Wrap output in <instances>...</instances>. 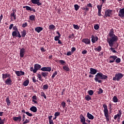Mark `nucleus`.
<instances>
[{"label": "nucleus", "instance_id": "1", "mask_svg": "<svg viewBox=\"0 0 124 124\" xmlns=\"http://www.w3.org/2000/svg\"><path fill=\"white\" fill-rule=\"evenodd\" d=\"M96 73H97V70H96V69L93 68H90V72H89V74L91 75L96 74V75H95V78H94L95 82H97L98 83H102V80H101L99 79H107V78H108V77L103 75L102 73L96 74Z\"/></svg>", "mask_w": 124, "mask_h": 124}, {"label": "nucleus", "instance_id": "2", "mask_svg": "<svg viewBox=\"0 0 124 124\" xmlns=\"http://www.w3.org/2000/svg\"><path fill=\"white\" fill-rule=\"evenodd\" d=\"M119 40V38H117V36L115 35L113 31H110L108 34V38H107V42L108 43L109 46L112 47L114 45V43L117 42Z\"/></svg>", "mask_w": 124, "mask_h": 124}, {"label": "nucleus", "instance_id": "3", "mask_svg": "<svg viewBox=\"0 0 124 124\" xmlns=\"http://www.w3.org/2000/svg\"><path fill=\"white\" fill-rule=\"evenodd\" d=\"M103 113L105 114V117H106V121L107 122H109V114H108V108L109 111H111V103H109L108 106H107V105L103 104Z\"/></svg>", "mask_w": 124, "mask_h": 124}, {"label": "nucleus", "instance_id": "4", "mask_svg": "<svg viewBox=\"0 0 124 124\" xmlns=\"http://www.w3.org/2000/svg\"><path fill=\"white\" fill-rule=\"evenodd\" d=\"M42 66L39 64H34V67H30V71L32 72L33 74L37 73V71H39V69H42Z\"/></svg>", "mask_w": 124, "mask_h": 124}, {"label": "nucleus", "instance_id": "5", "mask_svg": "<svg viewBox=\"0 0 124 124\" xmlns=\"http://www.w3.org/2000/svg\"><path fill=\"white\" fill-rule=\"evenodd\" d=\"M122 78H124V74L121 73H116L113 77V81H119L120 80L122 79Z\"/></svg>", "mask_w": 124, "mask_h": 124}, {"label": "nucleus", "instance_id": "6", "mask_svg": "<svg viewBox=\"0 0 124 124\" xmlns=\"http://www.w3.org/2000/svg\"><path fill=\"white\" fill-rule=\"evenodd\" d=\"M79 119L82 124H87V123H85V122L88 123V124H90V120H89L88 119L85 120L84 117L83 116V114H81L79 115Z\"/></svg>", "mask_w": 124, "mask_h": 124}, {"label": "nucleus", "instance_id": "7", "mask_svg": "<svg viewBox=\"0 0 124 124\" xmlns=\"http://www.w3.org/2000/svg\"><path fill=\"white\" fill-rule=\"evenodd\" d=\"M113 10L110 9H107L105 12V16H104V18L106 19V18L108 17H111V15H112V12Z\"/></svg>", "mask_w": 124, "mask_h": 124}, {"label": "nucleus", "instance_id": "8", "mask_svg": "<svg viewBox=\"0 0 124 124\" xmlns=\"http://www.w3.org/2000/svg\"><path fill=\"white\" fill-rule=\"evenodd\" d=\"M117 59H119V58H117L116 56H109V63H114V61H116Z\"/></svg>", "mask_w": 124, "mask_h": 124}, {"label": "nucleus", "instance_id": "9", "mask_svg": "<svg viewBox=\"0 0 124 124\" xmlns=\"http://www.w3.org/2000/svg\"><path fill=\"white\" fill-rule=\"evenodd\" d=\"M39 71L43 72H51V67H43V68L39 69Z\"/></svg>", "mask_w": 124, "mask_h": 124}, {"label": "nucleus", "instance_id": "10", "mask_svg": "<svg viewBox=\"0 0 124 124\" xmlns=\"http://www.w3.org/2000/svg\"><path fill=\"white\" fill-rule=\"evenodd\" d=\"M31 2L34 4H37L38 6H41L42 5L40 0H31Z\"/></svg>", "mask_w": 124, "mask_h": 124}, {"label": "nucleus", "instance_id": "11", "mask_svg": "<svg viewBox=\"0 0 124 124\" xmlns=\"http://www.w3.org/2000/svg\"><path fill=\"white\" fill-rule=\"evenodd\" d=\"M103 4H102L100 5H97V8L98 9V16H102L101 15V10L102 9V5Z\"/></svg>", "mask_w": 124, "mask_h": 124}, {"label": "nucleus", "instance_id": "12", "mask_svg": "<svg viewBox=\"0 0 124 124\" xmlns=\"http://www.w3.org/2000/svg\"><path fill=\"white\" fill-rule=\"evenodd\" d=\"M12 36H13V37H18L19 38H21V35H20L19 31H13Z\"/></svg>", "mask_w": 124, "mask_h": 124}, {"label": "nucleus", "instance_id": "13", "mask_svg": "<svg viewBox=\"0 0 124 124\" xmlns=\"http://www.w3.org/2000/svg\"><path fill=\"white\" fill-rule=\"evenodd\" d=\"M24 55H25V48H22L20 49V51L19 53V56L20 58H24Z\"/></svg>", "mask_w": 124, "mask_h": 124}, {"label": "nucleus", "instance_id": "14", "mask_svg": "<svg viewBox=\"0 0 124 124\" xmlns=\"http://www.w3.org/2000/svg\"><path fill=\"white\" fill-rule=\"evenodd\" d=\"M4 81H5V84L8 86L12 85V80L11 79V78L6 79V80H4Z\"/></svg>", "mask_w": 124, "mask_h": 124}, {"label": "nucleus", "instance_id": "15", "mask_svg": "<svg viewBox=\"0 0 124 124\" xmlns=\"http://www.w3.org/2000/svg\"><path fill=\"white\" fill-rule=\"evenodd\" d=\"M122 114V111L121 110H119V113L117 114L114 116V120H116L117 118H121V115Z\"/></svg>", "mask_w": 124, "mask_h": 124}, {"label": "nucleus", "instance_id": "16", "mask_svg": "<svg viewBox=\"0 0 124 124\" xmlns=\"http://www.w3.org/2000/svg\"><path fill=\"white\" fill-rule=\"evenodd\" d=\"M12 119L14 121H18L19 122H21V121H22V119L21 118V116H19L18 117H13Z\"/></svg>", "mask_w": 124, "mask_h": 124}, {"label": "nucleus", "instance_id": "17", "mask_svg": "<svg viewBox=\"0 0 124 124\" xmlns=\"http://www.w3.org/2000/svg\"><path fill=\"white\" fill-rule=\"evenodd\" d=\"M23 8H26L27 11H33L34 12H36V10L31 8V7L29 6H24L23 7Z\"/></svg>", "mask_w": 124, "mask_h": 124}, {"label": "nucleus", "instance_id": "18", "mask_svg": "<svg viewBox=\"0 0 124 124\" xmlns=\"http://www.w3.org/2000/svg\"><path fill=\"white\" fill-rule=\"evenodd\" d=\"M16 75V76L20 77L21 76H24L25 75V73L22 71H16L15 72Z\"/></svg>", "mask_w": 124, "mask_h": 124}, {"label": "nucleus", "instance_id": "19", "mask_svg": "<svg viewBox=\"0 0 124 124\" xmlns=\"http://www.w3.org/2000/svg\"><path fill=\"white\" fill-rule=\"evenodd\" d=\"M82 42L84 43L85 45H89L90 44V39L88 38L82 39Z\"/></svg>", "mask_w": 124, "mask_h": 124}, {"label": "nucleus", "instance_id": "20", "mask_svg": "<svg viewBox=\"0 0 124 124\" xmlns=\"http://www.w3.org/2000/svg\"><path fill=\"white\" fill-rule=\"evenodd\" d=\"M11 77V75L7 73L2 74V80H5L6 78H9Z\"/></svg>", "mask_w": 124, "mask_h": 124}, {"label": "nucleus", "instance_id": "21", "mask_svg": "<svg viewBox=\"0 0 124 124\" xmlns=\"http://www.w3.org/2000/svg\"><path fill=\"white\" fill-rule=\"evenodd\" d=\"M124 15V8L121 9L119 10V13L118 14V16H119V17H120L121 18H122Z\"/></svg>", "mask_w": 124, "mask_h": 124}, {"label": "nucleus", "instance_id": "22", "mask_svg": "<svg viewBox=\"0 0 124 124\" xmlns=\"http://www.w3.org/2000/svg\"><path fill=\"white\" fill-rule=\"evenodd\" d=\"M98 40L97 37L93 36V35H92V43H95L96 42H97Z\"/></svg>", "mask_w": 124, "mask_h": 124}, {"label": "nucleus", "instance_id": "23", "mask_svg": "<svg viewBox=\"0 0 124 124\" xmlns=\"http://www.w3.org/2000/svg\"><path fill=\"white\" fill-rule=\"evenodd\" d=\"M13 12L11 13V17H13L14 20H16V16L15 15L16 12V10H13Z\"/></svg>", "mask_w": 124, "mask_h": 124}, {"label": "nucleus", "instance_id": "24", "mask_svg": "<svg viewBox=\"0 0 124 124\" xmlns=\"http://www.w3.org/2000/svg\"><path fill=\"white\" fill-rule=\"evenodd\" d=\"M30 110L34 113L37 112V107L32 106V107L30 108Z\"/></svg>", "mask_w": 124, "mask_h": 124}, {"label": "nucleus", "instance_id": "25", "mask_svg": "<svg viewBox=\"0 0 124 124\" xmlns=\"http://www.w3.org/2000/svg\"><path fill=\"white\" fill-rule=\"evenodd\" d=\"M87 117L89 120H93V116L89 112L87 113Z\"/></svg>", "mask_w": 124, "mask_h": 124}, {"label": "nucleus", "instance_id": "26", "mask_svg": "<svg viewBox=\"0 0 124 124\" xmlns=\"http://www.w3.org/2000/svg\"><path fill=\"white\" fill-rule=\"evenodd\" d=\"M48 75V73L46 72H42L41 74H40V76H42L44 78L47 77V75Z\"/></svg>", "mask_w": 124, "mask_h": 124}, {"label": "nucleus", "instance_id": "27", "mask_svg": "<svg viewBox=\"0 0 124 124\" xmlns=\"http://www.w3.org/2000/svg\"><path fill=\"white\" fill-rule=\"evenodd\" d=\"M48 124H53V121L52 120V116H49L48 117Z\"/></svg>", "mask_w": 124, "mask_h": 124}, {"label": "nucleus", "instance_id": "28", "mask_svg": "<svg viewBox=\"0 0 124 124\" xmlns=\"http://www.w3.org/2000/svg\"><path fill=\"white\" fill-rule=\"evenodd\" d=\"M21 112L26 114V115H27V116H28L29 117H32V113H30L28 111H25V109L22 110Z\"/></svg>", "mask_w": 124, "mask_h": 124}, {"label": "nucleus", "instance_id": "29", "mask_svg": "<svg viewBox=\"0 0 124 124\" xmlns=\"http://www.w3.org/2000/svg\"><path fill=\"white\" fill-rule=\"evenodd\" d=\"M49 29L50 31H55V30H56V28L55 26H54L53 24H51L49 26Z\"/></svg>", "mask_w": 124, "mask_h": 124}, {"label": "nucleus", "instance_id": "30", "mask_svg": "<svg viewBox=\"0 0 124 124\" xmlns=\"http://www.w3.org/2000/svg\"><path fill=\"white\" fill-rule=\"evenodd\" d=\"M32 102L34 103V104H37L38 103L37 102V96L35 95H33V96H32Z\"/></svg>", "mask_w": 124, "mask_h": 124}, {"label": "nucleus", "instance_id": "31", "mask_svg": "<svg viewBox=\"0 0 124 124\" xmlns=\"http://www.w3.org/2000/svg\"><path fill=\"white\" fill-rule=\"evenodd\" d=\"M35 31H43V28L41 27H38L35 28Z\"/></svg>", "mask_w": 124, "mask_h": 124}, {"label": "nucleus", "instance_id": "32", "mask_svg": "<svg viewBox=\"0 0 124 124\" xmlns=\"http://www.w3.org/2000/svg\"><path fill=\"white\" fill-rule=\"evenodd\" d=\"M102 48L100 46H98L97 47L94 48L95 51L100 52Z\"/></svg>", "mask_w": 124, "mask_h": 124}, {"label": "nucleus", "instance_id": "33", "mask_svg": "<svg viewBox=\"0 0 124 124\" xmlns=\"http://www.w3.org/2000/svg\"><path fill=\"white\" fill-rule=\"evenodd\" d=\"M30 83L29 80H26L25 81H24V83H23V86L24 87H26L28 85H29V83Z\"/></svg>", "mask_w": 124, "mask_h": 124}, {"label": "nucleus", "instance_id": "34", "mask_svg": "<svg viewBox=\"0 0 124 124\" xmlns=\"http://www.w3.org/2000/svg\"><path fill=\"white\" fill-rule=\"evenodd\" d=\"M85 99L87 101H89L91 100V97L89 95H85Z\"/></svg>", "mask_w": 124, "mask_h": 124}, {"label": "nucleus", "instance_id": "35", "mask_svg": "<svg viewBox=\"0 0 124 124\" xmlns=\"http://www.w3.org/2000/svg\"><path fill=\"white\" fill-rule=\"evenodd\" d=\"M6 104H7V106H9L11 105V101L9 100V98L8 97L6 98Z\"/></svg>", "mask_w": 124, "mask_h": 124}, {"label": "nucleus", "instance_id": "36", "mask_svg": "<svg viewBox=\"0 0 124 124\" xmlns=\"http://www.w3.org/2000/svg\"><path fill=\"white\" fill-rule=\"evenodd\" d=\"M29 19L31 21H34L35 19V16L34 15H31L29 17Z\"/></svg>", "mask_w": 124, "mask_h": 124}, {"label": "nucleus", "instance_id": "37", "mask_svg": "<svg viewBox=\"0 0 124 124\" xmlns=\"http://www.w3.org/2000/svg\"><path fill=\"white\" fill-rule=\"evenodd\" d=\"M63 70H64V71H65L66 72H68L70 70V69H69V67H67V66L66 65L63 66Z\"/></svg>", "mask_w": 124, "mask_h": 124}, {"label": "nucleus", "instance_id": "38", "mask_svg": "<svg viewBox=\"0 0 124 124\" xmlns=\"http://www.w3.org/2000/svg\"><path fill=\"white\" fill-rule=\"evenodd\" d=\"M88 94H89V95H90V96H91V95H93V90H89V91H88Z\"/></svg>", "mask_w": 124, "mask_h": 124}, {"label": "nucleus", "instance_id": "39", "mask_svg": "<svg viewBox=\"0 0 124 124\" xmlns=\"http://www.w3.org/2000/svg\"><path fill=\"white\" fill-rule=\"evenodd\" d=\"M112 100H113V102L117 103L118 99H117V97H116V96H114L113 97Z\"/></svg>", "mask_w": 124, "mask_h": 124}, {"label": "nucleus", "instance_id": "40", "mask_svg": "<svg viewBox=\"0 0 124 124\" xmlns=\"http://www.w3.org/2000/svg\"><path fill=\"white\" fill-rule=\"evenodd\" d=\"M121 62V59L120 58L116 59V60L114 61V62H116V63H119Z\"/></svg>", "mask_w": 124, "mask_h": 124}, {"label": "nucleus", "instance_id": "41", "mask_svg": "<svg viewBox=\"0 0 124 124\" xmlns=\"http://www.w3.org/2000/svg\"><path fill=\"white\" fill-rule=\"evenodd\" d=\"M61 105L62 106V108H65L66 107V104H65V102H62V103H61Z\"/></svg>", "mask_w": 124, "mask_h": 124}, {"label": "nucleus", "instance_id": "42", "mask_svg": "<svg viewBox=\"0 0 124 124\" xmlns=\"http://www.w3.org/2000/svg\"><path fill=\"white\" fill-rule=\"evenodd\" d=\"M75 9L76 11H78L79 8L80 6H79L78 4H75L74 5Z\"/></svg>", "mask_w": 124, "mask_h": 124}, {"label": "nucleus", "instance_id": "43", "mask_svg": "<svg viewBox=\"0 0 124 124\" xmlns=\"http://www.w3.org/2000/svg\"><path fill=\"white\" fill-rule=\"evenodd\" d=\"M47 89H48V85L47 84L43 85V90H47Z\"/></svg>", "mask_w": 124, "mask_h": 124}, {"label": "nucleus", "instance_id": "44", "mask_svg": "<svg viewBox=\"0 0 124 124\" xmlns=\"http://www.w3.org/2000/svg\"><path fill=\"white\" fill-rule=\"evenodd\" d=\"M103 93V90H102V89H98V92H97V94H101V93Z\"/></svg>", "mask_w": 124, "mask_h": 124}, {"label": "nucleus", "instance_id": "45", "mask_svg": "<svg viewBox=\"0 0 124 124\" xmlns=\"http://www.w3.org/2000/svg\"><path fill=\"white\" fill-rule=\"evenodd\" d=\"M24 122H23V124H29V123H30V120H28V119H24V121H23Z\"/></svg>", "mask_w": 124, "mask_h": 124}, {"label": "nucleus", "instance_id": "46", "mask_svg": "<svg viewBox=\"0 0 124 124\" xmlns=\"http://www.w3.org/2000/svg\"><path fill=\"white\" fill-rule=\"evenodd\" d=\"M21 37H25V36L26 35V31H23L21 32Z\"/></svg>", "mask_w": 124, "mask_h": 124}, {"label": "nucleus", "instance_id": "47", "mask_svg": "<svg viewBox=\"0 0 124 124\" xmlns=\"http://www.w3.org/2000/svg\"><path fill=\"white\" fill-rule=\"evenodd\" d=\"M42 77H43V76H41L40 74H37V78H39V80H40V81H43L42 80Z\"/></svg>", "mask_w": 124, "mask_h": 124}, {"label": "nucleus", "instance_id": "48", "mask_svg": "<svg viewBox=\"0 0 124 124\" xmlns=\"http://www.w3.org/2000/svg\"><path fill=\"white\" fill-rule=\"evenodd\" d=\"M74 52L72 51H68V52H66V56H70L72 54H73Z\"/></svg>", "mask_w": 124, "mask_h": 124}, {"label": "nucleus", "instance_id": "49", "mask_svg": "<svg viewBox=\"0 0 124 124\" xmlns=\"http://www.w3.org/2000/svg\"><path fill=\"white\" fill-rule=\"evenodd\" d=\"M73 27L75 30H79V27L78 25L73 24Z\"/></svg>", "mask_w": 124, "mask_h": 124}, {"label": "nucleus", "instance_id": "50", "mask_svg": "<svg viewBox=\"0 0 124 124\" xmlns=\"http://www.w3.org/2000/svg\"><path fill=\"white\" fill-rule=\"evenodd\" d=\"M74 37H75V34H74L73 33L69 35V39H74Z\"/></svg>", "mask_w": 124, "mask_h": 124}, {"label": "nucleus", "instance_id": "51", "mask_svg": "<svg viewBox=\"0 0 124 124\" xmlns=\"http://www.w3.org/2000/svg\"><path fill=\"white\" fill-rule=\"evenodd\" d=\"M32 82H33V83H34L36 82H38V80L35 79V77H32Z\"/></svg>", "mask_w": 124, "mask_h": 124}, {"label": "nucleus", "instance_id": "52", "mask_svg": "<svg viewBox=\"0 0 124 124\" xmlns=\"http://www.w3.org/2000/svg\"><path fill=\"white\" fill-rule=\"evenodd\" d=\"M59 63H61L62 64H65V61H64L63 60H59Z\"/></svg>", "mask_w": 124, "mask_h": 124}, {"label": "nucleus", "instance_id": "53", "mask_svg": "<svg viewBox=\"0 0 124 124\" xmlns=\"http://www.w3.org/2000/svg\"><path fill=\"white\" fill-rule=\"evenodd\" d=\"M60 115H61V113L59 112H55V117H58Z\"/></svg>", "mask_w": 124, "mask_h": 124}, {"label": "nucleus", "instance_id": "54", "mask_svg": "<svg viewBox=\"0 0 124 124\" xmlns=\"http://www.w3.org/2000/svg\"><path fill=\"white\" fill-rule=\"evenodd\" d=\"M28 26L27 22H25L24 24H22V28H26Z\"/></svg>", "mask_w": 124, "mask_h": 124}, {"label": "nucleus", "instance_id": "55", "mask_svg": "<svg viewBox=\"0 0 124 124\" xmlns=\"http://www.w3.org/2000/svg\"><path fill=\"white\" fill-rule=\"evenodd\" d=\"M61 37H59V36H55V41H61L59 40V38Z\"/></svg>", "mask_w": 124, "mask_h": 124}, {"label": "nucleus", "instance_id": "56", "mask_svg": "<svg viewBox=\"0 0 124 124\" xmlns=\"http://www.w3.org/2000/svg\"><path fill=\"white\" fill-rule=\"evenodd\" d=\"M56 76H57V72H55V73H53V74H52V76L51 77V78H55V77H56Z\"/></svg>", "mask_w": 124, "mask_h": 124}, {"label": "nucleus", "instance_id": "57", "mask_svg": "<svg viewBox=\"0 0 124 124\" xmlns=\"http://www.w3.org/2000/svg\"><path fill=\"white\" fill-rule=\"evenodd\" d=\"M13 31H18V29L16 26H14L13 27Z\"/></svg>", "mask_w": 124, "mask_h": 124}, {"label": "nucleus", "instance_id": "58", "mask_svg": "<svg viewBox=\"0 0 124 124\" xmlns=\"http://www.w3.org/2000/svg\"><path fill=\"white\" fill-rule=\"evenodd\" d=\"M75 51H76V47H73L71 48V51L70 52H74Z\"/></svg>", "mask_w": 124, "mask_h": 124}, {"label": "nucleus", "instance_id": "59", "mask_svg": "<svg viewBox=\"0 0 124 124\" xmlns=\"http://www.w3.org/2000/svg\"><path fill=\"white\" fill-rule=\"evenodd\" d=\"M94 30H98L99 29V26L97 25H96L94 26Z\"/></svg>", "mask_w": 124, "mask_h": 124}, {"label": "nucleus", "instance_id": "60", "mask_svg": "<svg viewBox=\"0 0 124 124\" xmlns=\"http://www.w3.org/2000/svg\"><path fill=\"white\" fill-rule=\"evenodd\" d=\"M87 51L86 50H83V51H82V54L84 55L87 54Z\"/></svg>", "mask_w": 124, "mask_h": 124}, {"label": "nucleus", "instance_id": "61", "mask_svg": "<svg viewBox=\"0 0 124 124\" xmlns=\"http://www.w3.org/2000/svg\"><path fill=\"white\" fill-rule=\"evenodd\" d=\"M110 50H111V52H113V53H117L116 51L114 50L113 48H110Z\"/></svg>", "mask_w": 124, "mask_h": 124}, {"label": "nucleus", "instance_id": "62", "mask_svg": "<svg viewBox=\"0 0 124 124\" xmlns=\"http://www.w3.org/2000/svg\"><path fill=\"white\" fill-rule=\"evenodd\" d=\"M40 51H42V52H44L46 51V50L44 48L41 47L40 48Z\"/></svg>", "mask_w": 124, "mask_h": 124}, {"label": "nucleus", "instance_id": "63", "mask_svg": "<svg viewBox=\"0 0 124 124\" xmlns=\"http://www.w3.org/2000/svg\"><path fill=\"white\" fill-rule=\"evenodd\" d=\"M87 6H88V7H91V8L93 7V5H92V3H89L87 4Z\"/></svg>", "mask_w": 124, "mask_h": 124}, {"label": "nucleus", "instance_id": "64", "mask_svg": "<svg viewBox=\"0 0 124 124\" xmlns=\"http://www.w3.org/2000/svg\"><path fill=\"white\" fill-rule=\"evenodd\" d=\"M89 8H88L87 7L85 8H83V10L85 11H89Z\"/></svg>", "mask_w": 124, "mask_h": 124}]
</instances>
